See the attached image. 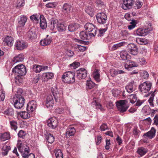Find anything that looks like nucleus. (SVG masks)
<instances>
[{"instance_id":"nucleus-8","label":"nucleus","mask_w":158,"mask_h":158,"mask_svg":"<svg viewBox=\"0 0 158 158\" xmlns=\"http://www.w3.org/2000/svg\"><path fill=\"white\" fill-rule=\"evenodd\" d=\"M96 18L98 22L102 24L105 23L107 19L106 15L103 12L98 13L96 15Z\"/></svg>"},{"instance_id":"nucleus-60","label":"nucleus","mask_w":158,"mask_h":158,"mask_svg":"<svg viewBox=\"0 0 158 158\" xmlns=\"http://www.w3.org/2000/svg\"><path fill=\"white\" fill-rule=\"evenodd\" d=\"M107 29V28H102L100 29L99 30V34H98V35H99L100 36H102Z\"/></svg>"},{"instance_id":"nucleus-24","label":"nucleus","mask_w":158,"mask_h":158,"mask_svg":"<svg viewBox=\"0 0 158 158\" xmlns=\"http://www.w3.org/2000/svg\"><path fill=\"white\" fill-rule=\"evenodd\" d=\"M3 42L9 46H12L13 44V38L10 36H6L3 40Z\"/></svg>"},{"instance_id":"nucleus-64","label":"nucleus","mask_w":158,"mask_h":158,"mask_svg":"<svg viewBox=\"0 0 158 158\" xmlns=\"http://www.w3.org/2000/svg\"><path fill=\"white\" fill-rule=\"evenodd\" d=\"M102 139V138L101 136H98L97 137V139L96 141V144L97 145H99L101 142Z\"/></svg>"},{"instance_id":"nucleus-10","label":"nucleus","mask_w":158,"mask_h":158,"mask_svg":"<svg viewBox=\"0 0 158 158\" xmlns=\"http://www.w3.org/2000/svg\"><path fill=\"white\" fill-rule=\"evenodd\" d=\"M134 4L133 0H123L122 7L124 10L130 9L132 8Z\"/></svg>"},{"instance_id":"nucleus-40","label":"nucleus","mask_w":158,"mask_h":158,"mask_svg":"<svg viewBox=\"0 0 158 158\" xmlns=\"http://www.w3.org/2000/svg\"><path fill=\"white\" fill-rule=\"evenodd\" d=\"M10 123L11 129L16 131L18 128L17 123L15 121L12 120L10 121Z\"/></svg>"},{"instance_id":"nucleus-11","label":"nucleus","mask_w":158,"mask_h":158,"mask_svg":"<svg viewBox=\"0 0 158 158\" xmlns=\"http://www.w3.org/2000/svg\"><path fill=\"white\" fill-rule=\"evenodd\" d=\"M87 71L84 68H80L77 71V77L79 80L85 79L87 76Z\"/></svg>"},{"instance_id":"nucleus-22","label":"nucleus","mask_w":158,"mask_h":158,"mask_svg":"<svg viewBox=\"0 0 158 158\" xmlns=\"http://www.w3.org/2000/svg\"><path fill=\"white\" fill-rule=\"evenodd\" d=\"M51 91L55 101H56L58 98L62 96V94L59 93L58 89L56 87L52 88L51 89Z\"/></svg>"},{"instance_id":"nucleus-4","label":"nucleus","mask_w":158,"mask_h":158,"mask_svg":"<svg viewBox=\"0 0 158 158\" xmlns=\"http://www.w3.org/2000/svg\"><path fill=\"white\" fill-rule=\"evenodd\" d=\"M17 147L22 156L25 158H27L29 154L30 149L28 146L25 143L21 142L18 143Z\"/></svg>"},{"instance_id":"nucleus-49","label":"nucleus","mask_w":158,"mask_h":158,"mask_svg":"<svg viewBox=\"0 0 158 158\" xmlns=\"http://www.w3.org/2000/svg\"><path fill=\"white\" fill-rule=\"evenodd\" d=\"M112 92L113 96L115 97H118L121 93L120 90L117 89H113Z\"/></svg>"},{"instance_id":"nucleus-61","label":"nucleus","mask_w":158,"mask_h":158,"mask_svg":"<svg viewBox=\"0 0 158 158\" xmlns=\"http://www.w3.org/2000/svg\"><path fill=\"white\" fill-rule=\"evenodd\" d=\"M5 97V91H2L0 92V101H3L4 100Z\"/></svg>"},{"instance_id":"nucleus-23","label":"nucleus","mask_w":158,"mask_h":158,"mask_svg":"<svg viewBox=\"0 0 158 158\" xmlns=\"http://www.w3.org/2000/svg\"><path fill=\"white\" fill-rule=\"evenodd\" d=\"M80 27V25L77 23H73L69 24L68 26V30L70 32L76 31Z\"/></svg>"},{"instance_id":"nucleus-46","label":"nucleus","mask_w":158,"mask_h":158,"mask_svg":"<svg viewBox=\"0 0 158 158\" xmlns=\"http://www.w3.org/2000/svg\"><path fill=\"white\" fill-rule=\"evenodd\" d=\"M55 156L56 158H63V154L60 149H58L55 151Z\"/></svg>"},{"instance_id":"nucleus-33","label":"nucleus","mask_w":158,"mask_h":158,"mask_svg":"<svg viewBox=\"0 0 158 158\" xmlns=\"http://www.w3.org/2000/svg\"><path fill=\"white\" fill-rule=\"evenodd\" d=\"M11 149V147L10 146L5 145L2 148L1 154L3 156L7 155L8 152Z\"/></svg>"},{"instance_id":"nucleus-45","label":"nucleus","mask_w":158,"mask_h":158,"mask_svg":"<svg viewBox=\"0 0 158 158\" xmlns=\"http://www.w3.org/2000/svg\"><path fill=\"white\" fill-rule=\"evenodd\" d=\"M129 35V34L128 31L126 30H122L120 32V35L123 38L127 37Z\"/></svg>"},{"instance_id":"nucleus-20","label":"nucleus","mask_w":158,"mask_h":158,"mask_svg":"<svg viewBox=\"0 0 158 158\" xmlns=\"http://www.w3.org/2000/svg\"><path fill=\"white\" fill-rule=\"evenodd\" d=\"M72 9L73 7L71 5L65 3L63 5L62 11L65 14H69Z\"/></svg>"},{"instance_id":"nucleus-28","label":"nucleus","mask_w":158,"mask_h":158,"mask_svg":"<svg viewBox=\"0 0 158 158\" xmlns=\"http://www.w3.org/2000/svg\"><path fill=\"white\" fill-rule=\"evenodd\" d=\"M54 77V74L52 72H48L43 73L42 75V78L45 81H48V79L52 78Z\"/></svg>"},{"instance_id":"nucleus-17","label":"nucleus","mask_w":158,"mask_h":158,"mask_svg":"<svg viewBox=\"0 0 158 158\" xmlns=\"http://www.w3.org/2000/svg\"><path fill=\"white\" fill-rule=\"evenodd\" d=\"M52 37L47 35L46 38L41 40L40 43L43 46H47L50 44L52 41Z\"/></svg>"},{"instance_id":"nucleus-57","label":"nucleus","mask_w":158,"mask_h":158,"mask_svg":"<svg viewBox=\"0 0 158 158\" xmlns=\"http://www.w3.org/2000/svg\"><path fill=\"white\" fill-rule=\"evenodd\" d=\"M30 19L33 22L36 23H38L39 22V19H38L37 15H33L30 16Z\"/></svg>"},{"instance_id":"nucleus-29","label":"nucleus","mask_w":158,"mask_h":158,"mask_svg":"<svg viewBox=\"0 0 158 158\" xmlns=\"http://www.w3.org/2000/svg\"><path fill=\"white\" fill-rule=\"evenodd\" d=\"M76 132V130L74 127L68 128L66 132V136L67 137L73 135Z\"/></svg>"},{"instance_id":"nucleus-62","label":"nucleus","mask_w":158,"mask_h":158,"mask_svg":"<svg viewBox=\"0 0 158 158\" xmlns=\"http://www.w3.org/2000/svg\"><path fill=\"white\" fill-rule=\"evenodd\" d=\"M28 103L33 107V108L36 109V102L34 100H32L29 102Z\"/></svg>"},{"instance_id":"nucleus-37","label":"nucleus","mask_w":158,"mask_h":158,"mask_svg":"<svg viewBox=\"0 0 158 158\" xmlns=\"http://www.w3.org/2000/svg\"><path fill=\"white\" fill-rule=\"evenodd\" d=\"M85 12L91 17H92L94 15V9L91 6H88L85 9Z\"/></svg>"},{"instance_id":"nucleus-52","label":"nucleus","mask_w":158,"mask_h":158,"mask_svg":"<svg viewBox=\"0 0 158 158\" xmlns=\"http://www.w3.org/2000/svg\"><path fill=\"white\" fill-rule=\"evenodd\" d=\"M76 48L79 50L80 52H83L87 49L86 46H84L79 45H76Z\"/></svg>"},{"instance_id":"nucleus-53","label":"nucleus","mask_w":158,"mask_h":158,"mask_svg":"<svg viewBox=\"0 0 158 158\" xmlns=\"http://www.w3.org/2000/svg\"><path fill=\"white\" fill-rule=\"evenodd\" d=\"M100 129L101 131H104L106 130H108L109 128L106 123H103L100 126Z\"/></svg>"},{"instance_id":"nucleus-12","label":"nucleus","mask_w":158,"mask_h":158,"mask_svg":"<svg viewBox=\"0 0 158 158\" xmlns=\"http://www.w3.org/2000/svg\"><path fill=\"white\" fill-rule=\"evenodd\" d=\"M48 126L52 129H54L58 125V122L57 119L55 117H52L48 120Z\"/></svg>"},{"instance_id":"nucleus-25","label":"nucleus","mask_w":158,"mask_h":158,"mask_svg":"<svg viewBox=\"0 0 158 158\" xmlns=\"http://www.w3.org/2000/svg\"><path fill=\"white\" fill-rule=\"evenodd\" d=\"M148 152V150L147 148L143 147H139L137 149V153L140 157H142L145 155Z\"/></svg>"},{"instance_id":"nucleus-27","label":"nucleus","mask_w":158,"mask_h":158,"mask_svg":"<svg viewBox=\"0 0 158 158\" xmlns=\"http://www.w3.org/2000/svg\"><path fill=\"white\" fill-rule=\"evenodd\" d=\"M10 138V136L9 133L4 132L0 133V141H4Z\"/></svg>"},{"instance_id":"nucleus-15","label":"nucleus","mask_w":158,"mask_h":158,"mask_svg":"<svg viewBox=\"0 0 158 158\" xmlns=\"http://www.w3.org/2000/svg\"><path fill=\"white\" fill-rule=\"evenodd\" d=\"M136 88V85L134 82L133 81L128 83L125 87L126 89L128 92L131 93L135 91Z\"/></svg>"},{"instance_id":"nucleus-5","label":"nucleus","mask_w":158,"mask_h":158,"mask_svg":"<svg viewBox=\"0 0 158 158\" xmlns=\"http://www.w3.org/2000/svg\"><path fill=\"white\" fill-rule=\"evenodd\" d=\"M84 27L86 31L89 32L90 37H94L96 34L97 28L93 24L88 23L84 25Z\"/></svg>"},{"instance_id":"nucleus-7","label":"nucleus","mask_w":158,"mask_h":158,"mask_svg":"<svg viewBox=\"0 0 158 158\" xmlns=\"http://www.w3.org/2000/svg\"><path fill=\"white\" fill-rule=\"evenodd\" d=\"M127 100H120L117 102L116 106L118 110L121 113H123L126 111L128 108L126 104Z\"/></svg>"},{"instance_id":"nucleus-38","label":"nucleus","mask_w":158,"mask_h":158,"mask_svg":"<svg viewBox=\"0 0 158 158\" xmlns=\"http://www.w3.org/2000/svg\"><path fill=\"white\" fill-rule=\"evenodd\" d=\"M27 35L29 39L32 40L36 38V35L34 31L29 30L27 32Z\"/></svg>"},{"instance_id":"nucleus-56","label":"nucleus","mask_w":158,"mask_h":158,"mask_svg":"<svg viewBox=\"0 0 158 158\" xmlns=\"http://www.w3.org/2000/svg\"><path fill=\"white\" fill-rule=\"evenodd\" d=\"M56 6V2H49L45 6H46L48 8H52L55 7Z\"/></svg>"},{"instance_id":"nucleus-26","label":"nucleus","mask_w":158,"mask_h":158,"mask_svg":"<svg viewBox=\"0 0 158 158\" xmlns=\"http://www.w3.org/2000/svg\"><path fill=\"white\" fill-rule=\"evenodd\" d=\"M93 78L97 82H99L101 80L99 70L95 69L93 73Z\"/></svg>"},{"instance_id":"nucleus-6","label":"nucleus","mask_w":158,"mask_h":158,"mask_svg":"<svg viewBox=\"0 0 158 158\" xmlns=\"http://www.w3.org/2000/svg\"><path fill=\"white\" fill-rule=\"evenodd\" d=\"M152 86V83L147 81L141 84L139 86V89L142 93H146L150 91Z\"/></svg>"},{"instance_id":"nucleus-30","label":"nucleus","mask_w":158,"mask_h":158,"mask_svg":"<svg viewBox=\"0 0 158 158\" xmlns=\"http://www.w3.org/2000/svg\"><path fill=\"white\" fill-rule=\"evenodd\" d=\"M40 25L41 28L43 29H46L47 27L46 19L43 15H40Z\"/></svg>"},{"instance_id":"nucleus-3","label":"nucleus","mask_w":158,"mask_h":158,"mask_svg":"<svg viewBox=\"0 0 158 158\" xmlns=\"http://www.w3.org/2000/svg\"><path fill=\"white\" fill-rule=\"evenodd\" d=\"M75 73L73 72L68 71L64 73L62 76V80L67 83H72L75 81Z\"/></svg>"},{"instance_id":"nucleus-1","label":"nucleus","mask_w":158,"mask_h":158,"mask_svg":"<svg viewBox=\"0 0 158 158\" xmlns=\"http://www.w3.org/2000/svg\"><path fill=\"white\" fill-rule=\"evenodd\" d=\"M12 72L15 74V81L20 85L23 82L22 76L26 74L27 72L25 66L23 64L18 65L13 68Z\"/></svg>"},{"instance_id":"nucleus-21","label":"nucleus","mask_w":158,"mask_h":158,"mask_svg":"<svg viewBox=\"0 0 158 158\" xmlns=\"http://www.w3.org/2000/svg\"><path fill=\"white\" fill-rule=\"evenodd\" d=\"M150 31L148 29L140 28L137 30L136 34L139 36H145L148 34Z\"/></svg>"},{"instance_id":"nucleus-58","label":"nucleus","mask_w":158,"mask_h":158,"mask_svg":"<svg viewBox=\"0 0 158 158\" xmlns=\"http://www.w3.org/2000/svg\"><path fill=\"white\" fill-rule=\"evenodd\" d=\"M35 109L33 108V107L28 103L27 105V110L29 113L32 112L35 110Z\"/></svg>"},{"instance_id":"nucleus-14","label":"nucleus","mask_w":158,"mask_h":158,"mask_svg":"<svg viewBox=\"0 0 158 158\" xmlns=\"http://www.w3.org/2000/svg\"><path fill=\"white\" fill-rule=\"evenodd\" d=\"M156 132V129L154 127H152L150 131L143 134V136L144 138H148L152 139L155 136Z\"/></svg>"},{"instance_id":"nucleus-2","label":"nucleus","mask_w":158,"mask_h":158,"mask_svg":"<svg viewBox=\"0 0 158 158\" xmlns=\"http://www.w3.org/2000/svg\"><path fill=\"white\" fill-rule=\"evenodd\" d=\"M23 90L19 88L17 93L13 97L11 102L14 107L17 109H21L23 107L24 103V98L22 95Z\"/></svg>"},{"instance_id":"nucleus-59","label":"nucleus","mask_w":158,"mask_h":158,"mask_svg":"<svg viewBox=\"0 0 158 158\" xmlns=\"http://www.w3.org/2000/svg\"><path fill=\"white\" fill-rule=\"evenodd\" d=\"M153 125H156L158 126V115L156 114L154 117L153 119Z\"/></svg>"},{"instance_id":"nucleus-48","label":"nucleus","mask_w":158,"mask_h":158,"mask_svg":"<svg viewBox=\"0 0 158 158\" xmlns=\"http://www.w3.org/2000/svg\"><path fill=\"white\" fill-rule=\"evenodd\" d=\"M95 3L98 7H102L105 6V3L101 0H96Z\"/></svg>"},{"instance_id":"nucleus-36","label":"nucleus","mask_w":158,"mask_h":158,"mask_svg":"<svg viewBox=\"0 0 158 158\" xmlns=\"http://www.w3.org/2000/svg\"><path fill=\"white\" fill-rule=\"evenodd\" d=\"M3 114L7 116H12L14 114V109L11 108H8L4 110Z\"/></svg>"},{"instance_id":"nucleus-43","label":"nucleus","mask_w":158,"mask_h":158,"mask_svg":"<svg viewBox=\"0 0 158 158\" xmlns=\"http://www.w3.org/2000/svg\"><path fill=\"white\" fill-rule=\"evenodd\" d=\"M41 66L35 64L33 65V70L36 73H38L42 71Z\"/></svg>"},{"instance_id":"nucleus-18","label":"nucleus","mask_w":158,"mask_h":158,"mask_svg":"<svg viewBox=\"0 0 158 158\" xmlns=\"http://www.w3.org/2000/svg\"><path fill=\"white\" fill-rule=\"evenodd\" d=\"M54 103L52 96L51 95H48L46 98L45 105L47 108L52 107Z\"/></svg>"},{"instance_id":"nucleus-35","label":"nucleus","mask_w":158,"mask_h":158,"mask_svg":"<svg viewBox=\"0 0 158 158\" xmlns=\"http://www.w3.org/2000/svg\"><path fill=\"white\" fill-rule=\"evenodd\" d=\"M27 18L25 15H21L18 21L19 25L20 27H23L27 21Z\"/></svg>"},{"instance_id":"nucleus-51","label":"nucleus","mask_w":158,"mask_h":158,"mask_svg":"<svg viewBox=\"0 0 158 158\" xmlns=\"http://www.w3.org/2000/svg\"><path fill=\"white\" fill-rule=\"evenodd\" d=\"M95 85V83L91 81H87L86 83L87 88L90 89H92L94 87Z\"/></svg>"},{"instance_id":"nucleus-31","label":"nucleus","mask_w":158,"mask_h":158,"mask_svg":"<svg viewBox=\"0 0 158 158\" xmlns=\"http://www.w3.org/2000/svg\"><path fill=\"white\" fill-rule=\"evenodd\" d=\"M24 59V55L22 54H20L18 56H15L13 59L12 61L14 63L21 62Z\"/></svg>"},{"instance_id":"nucleus-19","label":"nucleus","mask_w":158,"mask_h":158,"mask_svg":"<svg viewBox=\"0 0 158 158\" xmlns=\"http://www.w3.org/2000/svg\"><path fill=\"white\" fill-rule=\"evenodd\" d=\"M120 57L123 60H127L128 61V60L130 59V56L128 53L127 51L125 50L122 51L120 53Z\"/></svg>"},{"instance_id":"nucleus-44","label":"nucleus","mask_w":158,"mask_h":158,"mask_svg":"<svg viewBox=\"0 0 158 158\" xmlns=\"http://www.w3.org/2000/svg\"><path fill=\"white\" fill-rule=\"evenodd\" d=\"M46 139L48 142L50 143H52L55 140L54 137L51 134H49L47 135Z\"/></svg>"},{"instance_id":"nucleus-47","label":"nucleus","mask_w":158,"mask_h":158,"mask_svg":"<svg viewBox=\"0 0 158 158\" xmlns=\"http://www.w3.org/2000/svg\"><path fill=\"white\" fill-rule=\"evenodd\" d=\"M154 97V94H151L150 97L148 101V102L149 104V105L151 107H153L154 106V105L153 103Z\"/></svg>"},{"instance_id":"nucleus-34","label":"nucleus","mask_w":158,"mask_h":158,"mask_svg":"<svg viewBox=\"0 0 158 158\" xmlns=\"http://www.w3.org/2000/svg\"><path fill=\"white\" fill-rule=\"evenodd\" d=\"M80 36L82 40H89L92 37L89 35V33L84 31H82L80 33Z\"/></svg>"},{"instance_id":"nucleus-41","label":"nucleus","mask_w":158,"mask_h":158,"mask_svg":"<svg viewBox=\"0 0 158 158\" xmlns=\"http://www.w3.org/2000/svg\"><path fill=\"white\" fill-rule=\"evenodd\" d=\"M137 23L136 20L134 19L132 20L131 22L130 23L131 24L128 26V29L130 30L133 29L135 27Z\"/></svg>"},{"instance_id":"nucleus-32","label":"nucleus","mask_w":158,"mask_h":158,"mask_svg":"<svg viewBox=\"0 0 158 158\" xmlns=\"http://www.w3.org/2000/svg\"><path fill=\"white\" fill-rule=\"evenodd\" d=\"M93 106L95 105L96 106L97 109H99L101 111L103 112L105 110L103 107L97 100L94 99L93 101L92 102Z\"/></svg>"},{"instance_id":"nucleus-63","label":"nucleus","mask_w":158,"mask_h":158,"mask_svg":"<svg viewBox=\"0 0 158 158\" xmlns=\"http://www.w3.org/2000/svg\"><path fill=\"white\" fill-rule=\"evenodd\" d=\"M110 74L112 77H114L116 75L118 74L117 71L114 69H112L110 71Z\"/></svg>"},{"instance_id":"nucleus-9","label":"nucleus","mask_w":158,"mask_h":158,"mask_svg":"<svg viewBox=\"0 0 158 158\" xmlns=\"http://www.w3.org/2000/svg\"><path fill=\"white\" fill-rule=\"evenodd\" d=\"M15 46L17 49L21 50L26 48L28 46V44L26 42L22 40H17L15 43Z\"/></svg>"},{"instance_id":"nucleus-42","label":"nucleus","mask_w":158,"mask_h":158,"mask_svg":"<svg viewBox=\"0 0 158 158\" xmlns=\"http://www.w3.org/2000/svg\"><path fill=\"white\" fill-rule=\"evenodd\" d=\"M57 21V20H51L49 24L48 27L51 30L54 29L55 27V24L56 26Z\"/></svg>"},{"instance_id":"nucleus-50","label":"nucleus","mask_w":158,"mask_h":158,"mask_svg":"<svg viewBox=\"0 0 158 158\" xmlns=\"http://www.w3.org/2000/svg\"><path fill=\"white\" fill-rule=\"evenodd\" d=\"M138 63L142 65H145L146 64L147 62L145 59L143 57L138 58Z\"/></svg>"},{"instance_id":"nucleus-54","label":"nucleus","mask_w":158,"mask_h":158,"mask_svg":"<svg viewBox=\"0 0 158 158\" xmlns=\"http://www.w3.org/2000/svg\"><path fill=\"white\" fill-rule=\"evenodd\" d=\"M125 44V42H122L119 43L117 44H114L112 46V48L114 50H116L117 49L118 47H120L123 46L124 44Z\"/></svg>"},{"instance_id":"nucleus-13","label":"nucleus","mask_w":158,"mask_h":158,"mask_svg":"<svg viewBox=\"0 0 158 158\" xmlns=\"http://www.w3.org/2000/svg\"><path fill=\"white\" fill-rule=\"evenodd\" d=\"M127 49L132 55H136L138 53V49L137 46L134 44H130L127 45Z\"/></svg>"},{"instance_id":"nucleus-55","label":"nucleus","mask_w":158,"mask_h":158,"mask_svg":"<svg viewBox=\"0 0 158 158\" xmlns=\"http://www.w3.org/2000/svg\"><path fill=\"white\" fill-rule=\"evenodd\" d=\"M26 133L24 131L21 130H20L18 134L19 137L23 138L26 135Z\"/></svg>"},{"instance_id":"nucleus-16","label":"nucleus","mask_w":158,"mask_h":158,"mask_svg":"<svg viewBox=\"0 0 158 158\" xmlns=\"http://www.w3.org/2000/svg\"><path fill=\"white\" fill-rule=\"evenodd\" d=\"M58 31L60 32H63L66 30L67 26L65 24L60 21H57L56 27Z\"/></svg>"},{"instance_id":"nucleus-39","label":"nucleus","mask_w":158,"mask_h":158,"mask_svg":"<svg viewBox=\"0 0 158 158\" xmlns=\"http://www.w3.org/2000/svg\"><path fill=\"white\" fill-rule=\"evenodd\" d=\"M29 112L25 111H22L20 113V115L21 117L23 119H27L29 118L30 116Z\"/></svg>"}]
</instances>
